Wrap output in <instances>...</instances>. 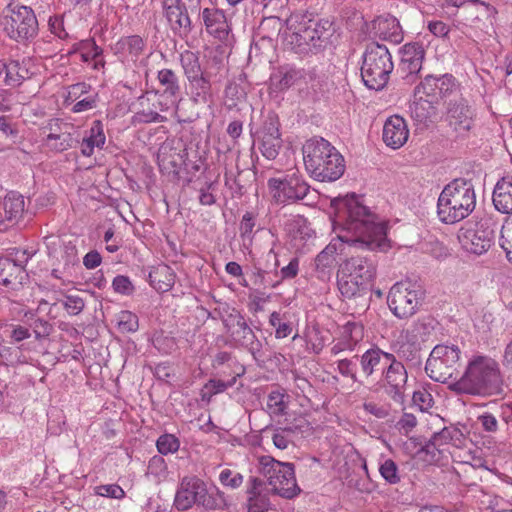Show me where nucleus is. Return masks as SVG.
<instances>
[{
  "label": "nucleus",
  "instance_id": "46",
  "mask_svg": "<svg viewBox=\"0 0 512 512\" xmlns=\"http://www.w3.org/2000/svg\"><path fill=\"white\" fill-rule=\"evenodd\" d=\"M267 407L274 415L280 416L285 414L286 404L284 402V394L279 391H272L269 393Z\"/></svg>",
  "mask_w": 512,
  "mask_h": 512
},
{
  "label": "nucleus",
  "instance_id": "27",
  "mask_svg": "<svg viewBox=\"0 0 512 512\" xmlns=\"http://www.w3.org/2000/svg\"><path fill=\"white\" fill-rule=\"evenodd\" d=\"M106 141L103 124L100 120L93 121L87 135L79 140L82 155L89 157L93 154L94 148L102 149Z\"/></svg>",
  "mask_w": 512,
  "mask_h": 512
},
{
  "label": "nucleus",
  "instance_id": "10",
  "mask_svg": "<svg viewBox=\"0 0 512 512\" xmlns=\"http://www.w3.org/2000/svg\"><path fill=\"white\" fill-rule=\"evenodd\" d=\"M421 285L411 281L394 284L388 294V305L392 313L401 319L414 315L424 299Z\"/></svg>",
  "mask_w": 512,
  "mask_h": 512
},
{
  "label": "nucleus",
  "instance_id": "36",
  "mask_svg": "<svg viewBox=\"0 0 512 512\" xmlns=\"http://www.w3.org/2000/svg\"><path fill=\"white\" fill-rule=\"evenodd\" d=\"M46 146L55 152H64L75 147L79 143V137L75 132L62 134H48L45 139Z\"/></svg>",
  "mask_w": 512,
  "mask_h": 512
},
{
  "label": "nucleus",
  "instance_id": "7",
  "mask_svg": "<svg viewBox=\"0 0 512 512\" xmlns=\"http://www.w3.org/2000/svg\"><path fill=\"white\" fill-rule=\"evenodd\" d=\"M393 70L391 54L385 45L370 43L363 55L361 77L369 89H383Z\"/></svg>",
  "mask_w": 512,
  "mask_h": 512
},
{
  "label": "nucleus",
  "instance_id": "18",
  "mask_svg": "<svg viewBox=\"0 0 512 512\" xmlns=\"http://www.w3.org/2000/svg\"><path fill=\"white\" fill-rule=\"evenodd\" d=\"M337 285L344 298L356 300L362 307L368 305L371 285L361 280L354 279L351 276L344 275V272H340L339 270Z\"/></svg>",
  "mask_w": 512,
  "mask_h": 512
},
{
  "label": "nucleus",
  "instance_id": "13",
  "mask_svg": "<svg viewBox=\"0 0 512 512\" xmlns=\"http://www.w3.org/2000/svg\"><path fill=\"white\" fill-rule=\"evenodd\" d=\"M268 186L272 190L273 198L280 204L302 200L310 191L309 185L296 173L287 175L284 179L271 178Z\"/></svg>",
  "mask_w": 512,
  "mask_h": 512
},
{
  "label": "nucleus",
  "instance_id": "41",
  "mask_svg": "<svg viewBox=\"0 0 512 512\" xmlns=\"http://www.w3.org/2000/svg\"><path fill=\"white\" fill-rule=\"evenodd\" d=\"M299 78V73L296 70H279L271 78L272 84L276 90L282 91L291 87Z\"/></svg>",
  "mask_w": 512,
  "mask_h": 512
},
{
  "label": "nucleus",
  "instance_id": "39",
  "mask_svg": "<svg viewBox=\"0 0 512 512\" xmlns=\"http://www.w3.org/2000/svg\"><path fill=\"white\" fill-rule=\"evenodd\" d=\"M259 138L262 155L268 160H274L282 147L281 136H259Z\"/></svg>",
  "mask_w": 512,
  "mask_h": 512
},
{
  "label": "nucleus",
  "instance_id": "54",
  "mask_svg": "<svg viewBox=\"0 0 512 512\" xmlns=\"http://www.w3.org/2000/svg\"><path fill=\"white\" fill-rule=\"evenodd\" d=\"M95 491L97 495L108 498L121 499L125 496L124 490L117 484L100 485Z\"/></svg>",
  "mask_w": 512,
  "mask_h": 512
},
{
  "label": "nucleus",
  "instance_id": "58",
  "mask_svg": "<svg viewBox=\"0 0 512 512\" xmlns=\"http://www.w3.org/2000/svg\"><path fill=\"white\" fill-rule=\"evenodd\" d=\"M112 286L118 293L129 295L133 292L134 286L130 279L124 275H118L114 278Z\"/></svg>",
  "mask_w": 512,
  "mask_h": 512
},
{
  "label": "nucleus",
  "instance_id": "22",
  "mask_svg": "<svg viewBox=\"0 0 512 512\" xmlns=\"http://www.w3.org/2000/svg\"><path fill=\"white\" fill-rule=\"evenodd\" d=\"M188 81L190 100L195 105H208L213 102L214 94L210 75L204 73Z\"/></svg>",
  "mask_w": 512,
  "mask_h": 512
},
{
  "label": "nucleus",
  "instance_id": "6",
  "mask_svg": "<svg viewBox=\"0 0 512 512\" xmlns=\"http://www.w3.org/2000/svg\"><path fill=\"white\" fill-rule=\"evenodd\" d=\"M259 473L267 479L263 485L266 492H273L284 498L296 496L300 489L296 483L292 463L281 462L269 455L258 458Z\"/></svg>",
  "mask_w": 512,
  "mask_h": 512
},
{
  "label": "nucleus",
  "instance_id": "48",
  "mask_svg": "<svg viewBox=\"0 0 512 512\" xmlns=\"http://www.w3.org/2000/svg\"><path fill=\"white\" fill-rule=\"evenodd\" d=\"M279 126L280 123L278 117L273 113H269L261 130L259 131V136H281Z\"/></svg>",
  "mask_w": 512,
  "mask_h": 512
},
{
  "label": "nucleus",
  "instance_id": "52",
  "mask_svg": "<svg viewBox=\"0 0 512 512\" xmlns=\"http://www.w3.org/2000/svg\"><path fill=\"white\" fill-rule=\"evenodd\" d=\"M236 382V377L232 378L228 382L222 380L211 379L204 386V389L209 394L208 400L215 394L224 392L227 388L233 386Z\"/></svg>",
  "mask_w": 512,
  "mask_h": 512
},
{
  "label": "nucleus",
  "instance_id": "2",
  "mask_svg": "<svg viewBox=\"0 0 512 512\" xmlns=\"http://www.w3.org/2000/svg\"><path fill=\"white\" fill-rule=\"evenodd\" d=\"M504 379L496 359L475 354L467 361L461 377L448 384L457 395L492 397L503 393Z\"/></svg>",
  "mask_w": 512,
  "mask_h": 512
},
{
  "label": "nucleus",
  "instance_id": "42",
  "mask_svg": "<svg viewBox=\"0 0 512 512\" xmlns=\"http://www.w3.org/2000/svg\"><path fill=\"white\" fill-rule=\"evenodd\" d=\"M225 105L229 110L234 109L238 102L244 97V91L236 82L230 81L227 83L225 90Z\"/></svg>",
  "mask_w": 512,
  "mask_h": 512
},
{
  "label": "nucleus",
  "instance_id": "34",
  "mask_svg": "<svg viewBox=\"0 0 512 512\" xmlns=\"http://www.w3.org/2000/svg\"><path fill=\"white\" fill-rule=\"evenodd\" d=\"M239 326L240 327H237L234 331H232L229 336L238 345L247 348L253 355H255L256 352H259L261 347L259 340L254 334L253 330L249 327L246 320L244 321V325Z\"/></svg>",
  "mask_w": 512,
  "mask_h": 512
},
{
  "label": "nucleus",
  "instance_id": "49",
  "mask_svg": "<svg viewBox=\"0 0 512 512\" xmlns=\"http://www.w3.org/2000/svg\"><path fill=\"white\" fill-rule=\"evenodd\" d=\"M219 481L226 487L236 489L242 485L243 476L240 473L234 472L230 469H224L219 475Z\"/></svg>",
  "mask_w": 512,
  "mask_h": 512
},
{
  "label": "nucleus",
  "instance_id": "56",
  "mask_svg": "<svg viewBox=\"0 0 512 512\" xmlns=\"http://www.w3.org/2000/svg\"><path fill=\"white\" fill-rule=\"evenodd\" d=\"M64 308L69 314L78 315L85 307L84 300L76 295H67L63 301Z\"/></svg>",
  "mask_w": 512,
  "mask_h": 512
},
{
  "label": "nucleus",
  "instance_id": "37",
  "mask_svg": "<svg viewBox=\"0 0 512 512\" xmlns=\"http://www.w3.org/2000/svg\"><path fill=\"white\" fill-rule=\"evenodd\" d=\"M180 64L187 80L204 74L200 64L199 54L185 50L180 54Z\"/></svg>",
  "mask_w": 512,
  "mask_h": 512
},
{
  "label": "nucleus",
  "instance_id": "60",
  "mask_svg": "<svg viewBox=\"0 0 512 512\" xmlns=\"http://www.w3.org/2000/svg\"><path fill=\"white\" fill-rule=\"evenodd\" d=\"M148 471L150 474L155 476H163L166 474L167 465L162 456H153L148 464Z\"/></svg>",
  "mask_w": 512,
  "mask_h": 512
},
{
  "label": "nucleus",
  "instance_id": "5",
  "mask_svg": "<svg viewBox=\"0 0 512 512\" xmlns=\"http://www.w3.org/2000/svg\"><path fill=\"white\" fill-rule=\"evenodd\" d=\"M193 505L206 510L223 509L226 506L224 492L217 487L208 490L205 482L196 476L184 477L176 491L174 506L179 511H186Z\"/></svg>",
  "mask_w": 512,
  "mask_h": 512
},
{
  "label": "nucleus",
  "instance_id": "53",
  "mask_svg": "<svg viewBox=\"0 0 512 512\" xmlns=\"http://www.w3.org/2000/svg\"><path fill=\"white\" fill-rule=\"evenodd\" d=\"M165 119L164 116L151 109L139 111L133 116L134 123H161Z\"/></svg>",
  "mask_w": 512,
  "mask_h": 512
},
{
  "label": "nucleus",
  "instance_id": "15",
  "mask_svg": "<svg viewBox=\"0 0 512 512\" xmlns=\"http://www.w3.org/2000/svg\"><path fill=\"white\" fill-rule=\"evenodd\" d=\"M445 121L455 137H464L473 125V112L463 98L451 100L447 107Z\"/></svg>",
  "mask_w": 512,
  "mask_h": 512
},
{
  "label": "nucleus",
  "instance_id": "12",
  "mask_svg": "<svg viewBox=\"0 0 512 512\" xmlns=\"http://www.w3.org/2000/svg\"><path fill=\"white\" fill-rule=\"evenodd\" d=\"M408 373L403 362L395 356L379 378V384L396 403H403L406 397Z\"/></svg>",
  "mask_w": 512,
  "mask_h": 512
},
{
  "label": "nucleus",
  "instance_id": "59",
  "mask_svg": "<svg viewBox=\"0 0 512 512\" xmlns=\"http://www.w3.org/2000/svg\"><path fill=\"white\" fill-rule=\"evenodd\" d=\"M417 425L416 417L411 413H404L396 424L400 432L408 435Z\"/></svg>",
  "mask_w": 512,
  "mask_h": 512
},
{
  "label": "nucleus",
  "instance_id": "64",
  "mask_svg": "<svg viewBox=\"0 0 512 512\" xmlns=\"http://www.w3.org/2000/svg\"><path fill=\"white\" fill-rule=\"evenodd\" d=\"M364 410L374 415L376 418L384 419L389 415V409L384 405H378L373 402L364 403L363 405Z\"/></svg>",
  "mask_w": 512,
  "mask_h": 512
},
{
  "label": "nucleus",
  "instance_id": "4",
  "mask_svg": "<svg viewBox=\"0 0 512 512\" xmlns=\"http://www.w3.org/2000/svg\"><path fill=\"white\" fill-rule=\"evenodd\" d=\"M476 205L474 185L471 180L458 178L442 190L437 202L439 219L454 224L468 217Z\"/></svg>",
  "mask_w": 512,
  "mask_h": 512
},
{
  "label": "nucleus",
  "instance_id": "45",
  "mask_svg": "<svg viewBox=\"0 0 512 512\" xmlns=\"http://www.w3.org/2000/svg\"><path fill=\"white\" fill-rule=\"evenodd\" d=\"M156 446L160 454L167 455L176 452L179 449L180 443L173 434H163L158 438Z\"/></svg>",
  "mask_w": 512,
  "mask_h": 512
},
{
  "label": "nucleus",
  "instance_id": "19",
  "mask_svg": "<svg viewBox=\"0 0 512 512\" xmlns=\"http://www.w3.org/2000/svg\"><path fill=\"white\" fill-rule=\"evenodd\" d=\"M200 15L207 33L222 42L227 41L230 26L223 10L215 7L204 8Z\"/></svg>",
  "mask_w": 512,
  "mask_h": 512
},
{
  "label": "nucleus",
  "instance_id": "28",
  "mask_svg": "<svg viewBox=\"0 0 512 512\" xmlns=\"http://www.w3.org/2000/svg\"><path fill=\"white\" fill-rule=\"evenodd\" d=\"M377 32L381 39L399 44L403 40V32L398 19L392 15L379 17Z\"/></svg>",
  "mask_w": 512,
  "mask_h": 512
},
{
  "label": "nucleus",
  "instance_id": "29",
  "mask_svg": "<svg viewBox=\"0 0 512 512\" xmlns=\"http://www.w3.org/2000/svg\"><path fill=\"white\" fill-rule=\"evenodd\" d=\"M157 80L161 87V94L167 98L176 100L181 92L180 80L178 75L168 68L158 71Z\"/></svg>",
  "mask_w": 512,
  "mask_h": 512
},
{
  "label": "nucleus",
  "instance_id": "50",
  "mask_svg": "<svg viewBox=\"0 0 512 512\" xmlns=\"http://www.w3.org/2000/svg\"><path fill=\"white\" fill-rule=\"evenodd\" d=\"M499 245L504 250L508 261L512 264V225L502 226Z\"/></svg>",
  "mask_w": 512,
  "mask_h": 512
},
{
  "label": "nucleus",
  "instance_id": "26",
  "mask_svg": "<svg viewBox=\"0 0 512 512\" xmlns=\"http://www.w3.org/2000/svg\"><path fill=\"white\" fill-rule=\"evenodd\" d=\"M149 283L158 292H167L172 289L175 283L174 270L164 264L153 266L149 272Z\"/></svg>",
  "mask_w": 512,
  "mask_h": 512
},
{
  "label": "nucleus",
  "instance_id": "17",
  "mask_svg": "<svg viewBox=\"0 0 512 512\" xmlns=\"http://www.w3.org/2000/svg\"><path fill=\"white\" fill-rule=\"evenodd\" d=\"M163 8L172 31L182 39L187 38L193 25L186 5L180 4V0H163Z\"/></svg>",
  "mask_w": 512,
  "mask_h": 512
},
{
  "label": "nucleus",
  "instance_id": "8",
  "mask_svg": "<svg viewBox=\"0 0 512 512\" xmlns=\"http://www.w3.org/2000/svg\"><path fill=\"white\" fill-rule=\"evenodd\" d=\"M296 25L291 24L293 28L294 40L299 46L307 45L315 51L324 49L334 35L335 28L329 19L313 16L312 14H303L295 16ZM294 17L288 20L292 22Z\"/></svg>",
  "mask_w": 512,
  "mask_h": 512
},
{
  "label": "nucleus",
  "instance_id": "40",
  "mask_svg": "<svg viewBox=\"0 0 512 512\" xmlns=\"http://www.w3.org/2000/svg\"><path fill=\"white\" fill-rule=\"evenodd\" d=\"M296 426L278 427L273 430L272 441L276 448L285 450L292 443L291 436L296 432Z\"/></svg>",
  "mask_w": 512,
  "mask_h": 512
},
{
  "label": "nucleus",
  "instance_id": "55",
  "mask_svg": "<svg viewBox=\"0 0 512 512\" xmlns=\"http://www.w3.org/2000/svg\"><path fill=\"white\" fill-rule=\"evenodd\" d=\"M244 321V316L236 309H233L231 313L222 319L223 325L228 334L234 331L237 327L239 328V325H244Z\"/></svg>",
  "mask_w": 512,
  "mask_h": 512
},
{
  "label": "nucleus",
  "instance_id": "47",
  "mask_svg": "<svg viewBox=\"0 0 512 512\" xmlns=\"http://www.w3.org/2000/svg\"><path fill=\"white\" fill-rule=\"evenodd\" d=\"M335 251L336 248L331 245H328L325 249H323L315 258L316 268L318 270L324 271L326 268L332 267L335 261Z\"/></svg>",
  "mask_w": 512,
  "mask_h": 512
},
{
  "label": "nucleus",
  "instance_id": "43",
  "mask_svg": "<svg viewBox=\"0 0 512 512\" xmlns=\"http://www.w3.org/2000/svg\"><path fill=\"white\" fill-rule=\"evenodd\" d=\"M117 324L122 333L135 332L139 327L137 315L130 311H121L117 316Z\"/></svg>",
  "mask_w": 512,
  "mask_h": 512
},
{
  "label": "nucleus",
  "instance_id": "25",
  "mask_svg": "<svg viewBox=\"0 0 512 512\" xmlns=\"http://www.w3.org/2000/svg\"><path fill=\"white\" fill-rule=\"evenodd\" d=\"M263 485H265L263 480L257 477L250 478L248 493L251 496L247 504L248 512H275L267 496L262 494V492L265 491Z\"/></svg>",
  "mask_w": 512,
  "mask_h": 512
},
{
  "label": "nucleus",
  "instance_id": "61",
  "mask_svg": "<svg viewBox=\"0 0 512 512\" xmlns=\"http://www.w3.org/2000/svg\"><path fill=\"white\" fill-rule=\"evenodd\" d=\"M97 100H98L97 94L88 95L87 97L77 101L73 105L72 111L74 113H81V112H84V111L91 110V109L96 107Z\"/></svg>",
  "mask_w": 512,
  "mask_h": 512
},
{
  "label": "nucleus",
  "instance_id": "57",
  "mask_svg": "<svg viewBox=\"0 0 512 512\" xmlns=\"http://www.w3.org/2000/svg\"><path fill=\"white\" fill-rule=\"evenodd\" d=\"M355 366L352 359H341L337 362V369L342 376L350 378L353 382H358Z\"/></svg>",
  "mask_w": 512,
  "mask_h": 512
},
{
  "label": "nucleus",
  "instance_id": "3",
  "mask_svg": "<svg viewBox=\"0 0 512 512\" xmlns=\"http://www.w3.org/2000/svg\"><path fill=\"white\" fill-rule=\"evenodd\" d=\"M302 150L305 168L314 179L333 182L343 175V156L324 138L307 140Z\"/></svg>",
  "mask_w": 512,
  "mask_h": 512
},
{
  "label": "nucleus",
  "instance_id": "51",
  "mask_svg": "<svg viewBox=\"0 0 512 512\" xmlns=\"http://www.w3.org/2000/svg\"><path fill=\"white\" fill-rule=\"evenodd\" d=\"M256 224V218L253 213L246 212L240 222L239 231L240 236L243 240L249 239L252 240L253 229Z\"/></svg>",
  "mask_w": 512,
  "mask_h": 512
},
{
  "label": "nucleus",
  "instance_id": "21",
  "mask_svg": "<svg viewBox=\"0 0 512 512\" xmlns=\"http://www.w3.org/2000/svg\"><path fill=\"white\" fill-rule=\"evenodd\" d=\"M408 136L409 131L402 117L395 115L387 119L383 127V141L387 146L398 149L406 143Z\"/></svg>",
  "mask_w": 512,
  "mask_h": 512
},
{
  "label": "nucleus",
  "instance_id": "38",
  "mask_svg": "<svg viewBox=\"0 0 512 512\" xmlns=\"http://www.w3.org/2000/svg\"><path fill=\"white\" fill-rule=\"evenodd\" d=\"M144 40L138 35H131L121 38L114 46L115 53L128 52L134 57H138L144 49Z\"/></svg>",
  "mask_w": 512,
  "mask_h": 512
},
{
  "label": "nucleus",
  "instance_id": "63",
  "mask_svg": "<svg viewBox=\"0 0 512 512\" xmlns=\"http://www.w3.org/2000/svg\"><path fill=\"white\" fill-rule=\"evenodd\" d=\"M45 129L49 131L48 134H62L69 133L74 128L71 124L64 123L59 119H52L49 121Z\"/></svg>",
  "mask_w": 512,
  "mask_h": 512
},
{
  "label": "nucleus",
  "instance_id": "20",
  "mask_svg": "<svg viewBox=\"0 0 512 512\" xmlns=\"http://www.w3.org/2000/svg\"><path fill=\"white\" fill-rule=\"evenodd\" d=\"M424 54V49L419 43H408L403 46L400 70L405 79L412 81V78L420 72Z\"/></svg>",
  "mask_w": 512,
  "mask_h": 512
},
{
  "label": "nucleus",
  "instance_id": "33",
  "mask_svg": "<svg viewBox=\"0 0 512 512\" xmlns=\"http://www.w3.org/2000/svg\"><path fill=\"white\" fill-rule=\"evenodd\" d=\"M25 202L23 195L15 191H10L4 198L3 209H4V220L16 223L24 213Z\"/></svg>",
  "mask_w": 512,
  "mask_h": 512
},
{
  "label": "nucleus",
  "instance_id": "44",
  "mask_svg": "<svg viewBox=\"0 0 512 512\" xmlns=\"http://www.w3.org/2000/svg\"><path fill=\"white\" fill-rule=\"evenodd\" d=\"M381 476L391 485L400 482V475L397 464L392 459L384 460L379 467Z\"/></svg>",
  "mask_w": 512,
  "mask_h": 512
},
{
  "label": "nucleus",
  "instance_id": "9",
  "mask_svg": "<svg viewBox=\"0 0 512 512\" xmlns=\"http://www.w3.org/2000/svg\"><path fill=\"white\" fill-rule=\"evenodd\" d=\"M0 25L9 38L19 43L34 39L39 29L34 11L22 5L7 6L2 12Z\"/></svg>",
  "mask_w": 512,
  "mask_h": 512
},
{
  "label": "nucleus",
  "instance_id": "62",
  "mask_svg": "<svg viewBox=\"0 0 512 512\" xmlns=\"http://www.w3.org/2000/svg\"><path fill=\"white\" fill-rule=\"evenodd\" d=\"M412 401L419 407L420 411L423 412L431 406L432 396L425 390H419L413 392Z\"/></svg>",
  "mask_w": 512,
  "mask_h": 512
},
{
  "label": "nucleus",
  "instance_id": "30",
  "mask_svg": "<svg viewBox=\"0 0 512 512\" xmlns=\"http://www.w3.org/2000/svg\"><path fill=\"white\" fill-rule=\"evenodd\" d=\"M433 99L423 97V94L416 96L414 91V100L409 105L411 117L419 124L426 123L434 114L435 108L433 106Z\"/></svg>",
  "mask_w": 512,
  "mask_h": 512
},
{
  "label": "nucleus",
  "instance_id": "16",
  "mask_svg": "<svg viewBox=\"0 0 512 512\" xmlns=\"http://www.w3.org/2000/svg\"><path fill=\"white\" fill-rule=\"evenodd\" d=\"M394 357L393 353L385 352L378 346L366 350L360 357L355 356L359 361L361 376L365 379L380 378Z\"/></svg>",
  "mask_w": 512,
  "mask_h": 512
},
{
  "label": "nucleus",
  "instance_id": "23",
  "mask_svg": "<svg viewBox=\"0 0 512 512\" xmlns=\"http://www.w3.org/2000/svg\"><path fill=\"white\" fill-rule=\"evenodd\" d=\"M454 86L452 76L444 75L442 77L427 76L424 81L420 83L416 89V96L423 94L433 100L438 96H444Z\"/></svg>",
  "mask_w": 512,
  "mask_h": 512
},
{
  "label": "nucleus",
  "instance_id": "24",
  "mask_svg": "<svg viewBox=\"0 0 512 512\" xmlns=\"http://www.w3.org/2000/svg\"><path fill=\"white\" fill-rule=\"evenodd\" d=\"M495 208L503 214H512V176L502 177L495 185L492 196Z\"/></svg>",
  "mask_w": 512,
  "mask_h": 512
},
{
  "label": "nucleus",
  "instance_id": "31",
  "mask_svg": "<svg viewBox=\"0 0 512 512\" xmlns=\"http://www.w3.org/2000/svg\"><path fill=\"white\" fill-rule=\"evenodd\" d=\"M29 62L12 60L6 63L5 79L6 85L11 87L20 86L26 79L32 76L29 70Z\"/></svg>",
  "mask_w": 512,
  "mask_h": 512
},
{
  "label": "nucleus",
  "instance_id": "11",
  "mask_svg": "<svg viewBox=\"0 0 512 512\" xmlns=\"http://www.w3.org/2000/svg\"><path fill=\"white\" fill-rule=\"evenodd\" d=\"M460 354L455 345H436L426 361L427 375L436 382L446 383L458 369Z\"/></svg>",
  "mask_w": 512,
  "mask_h": 512
},
{
  "label": "nucleus",
  "instance_id": "1",
  "mask_svg": "<svg viewBox=\"0 0 512 512\" xmlns=\"http://www.w3.org/2000/svg\"><path fill=\"white\" fill-rule=\"evenodd\" d=\"M331 205L335 210L336 222L345 232L339 236L342 242L368 252L388 248L385 225L354 194L335 198ZM376 263L374 254H359L346 259L339 271L371 285L376 275Z\"/></svg>",
  "mask_w": 512,
  "mask_h": 512
},
{
  "label": "nucleus",
  "instance_id": "32",
  "mask_svg": "<svg viewBox=\"0 0 512 512\" xmlns=\"http://www.w3.org/2000/svg\"><path fill=\"white\" fill-rule=\"evenodd\" d=\"M462 434L457 429L444 428L439 433H435L432 438L425 444L422 451L431 455L433 461L438 460L436 454L442 452L441 446L453 440L454 437H460Z\"/></svg>",
  "mask_w": 512,
  "mask_h": 512
},
{
  "label": "nucleus",
  "instance_id": "14",
  "mask_svg": "<svg viewBox=\"0 0 512 512\" xmlns=\"http://www.w3.org/2000/svg\"><path fill=\"white\" fill-rule=\"evenodd\" d=\"M496 223L491 218H483L476 223L475 228L468 229L463 234V247L476 255L488 251L495 237Z\"/></svg>",
  "mask_w": 512,
  "mask_h": 512
},
{
  "label": "nucleus",
  "instance_id": "35",
  "mask_svg": "<svg viewBox=\"0 0 512 512\" xmlns=\"http://www.w3.org/2000/svg\"><path fill=\"white\" fill-rule=\"evenodd\" d=\"M393 354L397 357V360L403 362H409L413 365L421 362L420 347L416 342L405 340L397 341L391 346Z\"/></svg>",
  "mask_w": 512,
  "mask_h": 512
}]
</instances>
